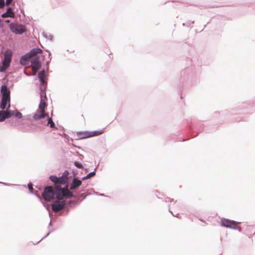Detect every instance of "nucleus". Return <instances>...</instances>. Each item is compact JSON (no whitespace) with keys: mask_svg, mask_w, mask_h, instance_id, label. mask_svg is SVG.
I'll return each mask as SVG.
<instances>
[{"mask_svg":"<svg viewBox=\"0 0 255 255\" xmlns=\"http://www.w3.org/2000/svg\"><path fill=\"white\" fill-rule=\"evenodd\" d=\"M0 93L2 96L0 102V108L1 110H5V115L6 118H9L11 117V111L9 110L10 107V90L6 85H2L0 89Z\"/></svg>","mask_w":255,"mask_h":255,"instance_id":"nucleus-2","label":"nucleus"},{"mask_svg":"<svg viewBox=\"0 0 255 255\" xmlns=\"http://www.w3.org/2000/svg\"><path fill=\"white\" fill-rule=\"evenodd\" d=\"M42 51L39 48L33 49L31 51L27 53L26 55L22 56L20 59V63L22 65H26L27 61H29L30 59L34 57H37L36 55L38 53H42Z\"/></svg>","mask_w":255,"mask_h":255,"instance_id":"nucleus-5","label":"nucleus"},{"mask_svg":"<svg viewBox=\"0 0 255 255\" xmlns=\"http://www.w3.org/2000/svg\"><path fill=\"white\" fill-rule=\"evenodd\" d=\"M57 199L52 204V209L55 212H58L64 209L66 204L65 201Z\"/></svg>","mask_w":255,"mask_h":255,"instance_id":"nucleus-9","label":"nucleus"},{"mask_svg":"<svg viewBox=\"0 0 255 255\" xmlns=\"http://www.w3.org/2000/svg\"><path fill=\"white\" fill-rule=\"evenodd\" d=\"M47 107L46 102L41 99L39 105L38 109L34 113L33 115V119L35 120H39L45 117H48V114L46 113L45 110Z\"/></svg>","mask_w":255,"mask_h":255,"instance_id":"nucleus-3","label":"nucleus"},{"mask_svg":"<svg viewBox=\"0 0 255 255\" xmlns=\"http://www.w3.org/2000/svg\"><path fill=\"white\" fill-rule=\"evenodd\" d=\"M105 128L93 131H82L78 133V136L81 139H84L94 136H99L104 132Z\"/></svg>","mask_w":255,"mask_h":255,"instance_id":"nucleus-4","label":"nucleus"},{"mask_svg":"<svg viewBox=\"0 0 255 255\" xmlns=\"http://www.w3.org/2000/svg\"><path fill=\"white\" fill-rule=\"evenodd\" d=\"M12 0H6V5H9ZM4 6V0H0V8H2Z\"/></svg>","mask_w":255,"mask_h":255,"instance_id":"nucleus-17","label":"nucleus"},{"mask_svg":"<svg viewBox=\"0 0 255 255\" xmlns=\"http://www.w3.org/2000/svg\"><path fill=\"white\" fill-rule=\"evenodd\" d=\"M14 16V14L12 12V9L11 7H8L7 9V11L5 13H3L1 15V17L3 18H5V17H13Z\"/></svg>","mask_w":255,"mask_h":255,"instance_id":"nucleus-12","label":"nucleus"},{"mask_svg":"<svg viewBox=\"0 0 255 255\" xmlns=\"http://www.w3.org/2000/svg\"><path fill=\"white\" fill-rule=\"evenodd\" d=\"M95 175V172H91L90 173H89L86 176L84 177V179H88L91 178V177L94 176Z\"/></svg>","mask_w":255,"mask_h":255,"instance_id":"nucleus-18","label":"nucleus"},{"mask_svg":"<svg viewBox=\"0 0 255 255\" xmlns=\"http://www.w3.org/2000/svg\"><path fill=\"white\" fill-rule=\"evenodd\" d=\"M45 72L44 70H42L38 73V78H39L42 84H44L45 83Z\"/></svg>","mask_w":255,"mask_h":255,"instance_id":"nucleus-13","label":"nucleus"},{"mask_svg":"<svg viewBox=\"0 0 255 255\" xmlns=\"http://www.w3.org/2000/svg\"><path fill=\"white\" fill-rule=\"evenodd\" d=\"M47 118V123L46 124V126L50 125V128H53L55 127V124L53 122L52 119L49 117L48 115V117H46Z\"/></svg>","mask_w":255,"mask_h":255,"instance_id":"nucleus-15","label":"nucleus"},{"mask_svg":"<svg viewBox=\"0 0 255 255\" xmlns=\"http://www.w3.org/2000/svg\"><path fill=\"white\" fill-rule=\"evenodd\" d=\"M6 118L5 115V110H1L0 111V122L4 121Z\"/></svg>","mask_w":255,"mask_h":255,"instance_id":"nucleus-16","label":"nucleus"},{"mask_svg":"<svg viewBox=\"0 0 255 255\" xmlns=\"http://www.w3.org/2000/svg\"><path fill=\"white\" fill-rule=\"evenodd\" d=\"M12 52L10 50H7L4 54V59L2 65H0V72L4 71L9 66L11 60Z\"/></svg>","mask_w":255,"mask_h":255,"instance_id":"nucleus-7","label":"nucleus"},{"mask_svg":"<svg viewBox=\"0 0 255 255\" xmlns=\"http://www.w3.org/2000/svg\"><path fill=\"white\" fill-rule=\"evenodd\" d=\"M75 164V166L76 167H77L78 168H81L82 167V165L78 162H76Z\"/></svg>","mask_w":255,"mask_h":255,"instance_id":"nucleus-19","label":"nucleus"},{"mask_svg":"<svg viewBox=\"0 0 255 255\" xmlns=\"http://www.w3.org/2000/svg\"><path fill=\"white\" fill-rule=\"evenodd\" d=\"M69 173L65 171L62 176L57 177L51 176L50 179L54 184V189L52 186H47L44 188L42 193L43 198L47 201L52 200L54 196L58 200H63L64 197L70 198L73 196V193L70 191L67 184L68 181Z\"/></svg>","mask_w":255,"mask_h":255,"instance_id":"nucleus-1","label":"nucleus"},{"mask_svg":"<svg viewBox=\"0 0 255 255\" xmlns=\"http://www.w3.org/2000/svg\"><path fill=\"white\" fill-rule=\"evenodd\" d=\"M240 224V222H237L226 219H222L221 221V225L222 226L233 229H237L239 231H241V227L239 226Z\"/></svg>","mask_w":255,"mask_h":255,"instance_id":"nucleus-6","label":"nucleus"},{"mask_svg":"<svg viewBox=\"0 0 255 255\" xmlns=\"http://www.w3.org/2000/svg\"><path fill=\"white\" fill-rule=\"evenodd\" d=\"M11 117L15 116L18 119H21L22 117V114L18 112L17 110L11 111Z\"/></svg>","mask_w":255,"mask_h":255,"instance_id":"nucleus-14","label":"nucleus"},{"mask_svg":"<svg viewBox=\"0 0 255 255\" xmlns=\"http://www.w3.org/2000/svg\"><path fill=\"white\" fill-rule=\"evenodd\" d=\"M82 184L81 181L77 179V178H74L73 180L72 183L70 187V189L73 190L76 189L79 186H80Z\"/></svg>","mask_w":255,"mask_h":255,"instance_id":"nucleus-11","label":"nucleus"},{"mask_svg":"<svg viewBox=\"0 0 255 255\" xmlns=\"http://www.w3.org/2000/svg\"><path fill=\"white\" fill-rule=\"evenodd\" d=\"M28 187L29 190L32 192L33 190L32 185L31 183L28 184Z\"/></svg>","mask_w":255,"mask_h":255,"instance_id":"nucleus-20","label":"nucleus"},{"mask_svg":"<svg viewBox=\"0 0 255 255\" xmlns=\"http://www.w3.org/2000/svg\"><path fill=\"white\" fill-rule=\"evenodd\" d=\"M10 30L16 34H21L26 30L25 26L22 24L12 23L9 25Z\"/></svg>","mask_w":255,"mask_h":255,"instance_id":"nucleus-8","label":"nucleus"},{"mask_svg":"<svg viewBox=\"0 0 255 255\" xmlns=\"http://www.w3.org/2000/svg\"><path fill=\"white\" fill-rule=\"evenodd\" d=\"M31 66L34 74H35L41 67V63L38 57H34L31 59Z\"/></svg>","mask_w":255,"mask_h":255,"instance_id":"nucleus-10","label":"nucleus"}]
</instances>
